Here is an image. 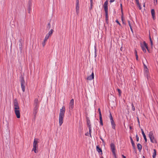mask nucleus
<instances>
[{
    "label": "nucleus",
    "instance_id": "f03ea898",
    "mask_svg": "<svg viewBox=\"0 0 158 158\" xmlns=\"http://www.w3.org/2000/svg\"><path fill=\"white\" fill-rule=\"evenodd\" d=\"M39 139L37 138H35L33 143V148L32 151L34 152L35 153H37L38 151L37 150V148L38 149V144Z\"/></svg>",
    "mask_w": 158,
    "mask_h": 158
},
{
    "label": "nucleus",
    "instance_id": "0eeeda50",
    "mask_svg": "<svg viewBox=\"0 0 158 158\" xmlns=\"http://www.w3.org/2000/svg\"><path fill=\"white\" fill-rule=\"evenodd\" d=\"M108 2L107 0L104 2L103 6L104 8L105 11V12H108Z\"/></svg>",
    "mask_w": 158,
    "mask_h": 158
},
{
    "label": "nucleus",
    "instance_id": "a211bd4d",
    "mask_svg": "<svg viewBox=\"0 0 158 158\" xmlns=\"http://www.w3.org/2000/svg\"><path fill=\"white\" fill-rule=\"evenodd\" d=\"M141 131H142V135H143V137L144 138V139L145 141V142H147V139L146 137V136L143 130L142 129H141Z\"/></svg>",
    "mask_w": 158,
    "mask_h": 158
},
{
    "label": "nucleus",
    "instance_id": "7ed1b4c3",
    "mask_svg": "<svg viewBox=\"0 0 158 158\" xmlns=\"http://www.w3.org/2000/svg\"><path fill=\"white\" fill-rule=\"evenodd\" d=\"M20 81L21 83V87L22 90L23 92H24L25 83L24 77H23L22 75L20 77Z\"/></svg>",
    "mask_w": 158,
    "mask_h": 158
},
{
    "label": "nucleus",
    "instance_id": "4d7b16f0",
    "mask_svg": "<svg viewBox=\"0 0 158 158\" xmlns=\"http://www.w3.org/2000/svg\"><path fill=\"white\" fill-rule=\"evenodd\" d=\"M138 5L139 6V9L141 10V6H140V4H139V5Z\"/></svg>",
    "mask_w": 158,
    "mask_h": 158
},
{
    "label": "nucleus",
    "instance_id": "39448f33",
    "mask_svg": "<svg viewBox=\"0 0 158 158\" xmlns=\"http://www.w3.org/2000/svg\"><path fill=\"white\" fill-rule=\"evenodd\" d=\"M141 46L143 51L144 52H146V48L147 49L148 51L147 44L145 41H144L143 42V44H141Z\"/></svg>",
    "mask_w": 158,
    "mask_h": 158
},
{
    "label": "nucleus",
    "instance_id": "3c124183",
    "mask_svg": "<svg viewBox=\"0 0 158 158\" xmlns=\"http://www.w3.org/2000/svg\"><path fill=\"white\" fill-rule=\"evenodd\" d=\"M76 13H77V14H78L79 12V10H77L76 9Z\"/></svg>",
    "mask_w": 158,
    "mask_h": 158
},
{
    "label": "nucleus",
    "instance_id": "69168bd1",
    "mask_svg": "<svg viewBox=\"0 0 158 158\" xmlns=\"http://www.w3.org/2000/svg\"><path fill=\"white\" fill-rule=\"evenodd\" d=\"M120 7H121V8H123L122 4H120Z\"/></svg>",
    "mask_w": 158,
    "mask_h": 158
},
{
    "label": "nucleus",
    "instance_id": "72a5a7b5",
    "mask_svg": "<svg viewBox=\"0 0 158 158\" xmlns=\"http://www.w3.org/2000/svg\"><path fill=\"white\" fill-rule=\"evenodd\" d=\"M131 106H132V109L133 110H135V107L134 106V105L133 103H132L131 104Z\"/></svg>",
    "mask_w": 158,
    "mask_h": 158
},
{
    "label": "nucleus",
    "instance_id": "603ef678",
    "mask_svg": "<svg viewBox=\"0 0 158 158\" xmlns=\"http://www.w3.org/2000/svg\"><path fill=\"white\" fill-rule=\"evenodd\" d=\"M115 0H110V3L113 2Z\"/></svg>",
    "mask_w": 158,
    "mask_h": 158
},
{
    "label": "nucleus",
    "instance_id": "6e6552de",
    "mask_svg": "<svg viewBox=\"0 0 158 158\" xmlns=\"http://www.w3.org/2000/svg\"><path fill=\"white\" fill-rule=\"evenodd\" d=\"M15 113L17 118H19L20 117V114L19 109L14 110Z\"/></svg>",
    "mask_w": 158,
    "mask_h": 158
},
{
    "label": "nucleus",
    "instance_id": "c85d7f7f",
    "mask_svg": "<svg viewBox=\"0 0 158 158\" xmlns=\"http://www.w3.org/2000/svg\"><path fill=\"white\" fill-rule=\"evenodd\" d=\"M135 56H136V59H138V56L137 54V52L136 50H135Z\"/></svg>",
    "mask_w": 158,
    "mask_h": 158
},
{
    "label": "nucleus",
    "instance_id": "bb28decb",
    "mask_svg": "<svg viewBox=\"0 0 158 158\" xmlns=\"http://www.w3.org/2000/svg\"><path fill=\"white\" fill-rule=\"evenodd\" d=\"M79 132H81L82 130H83V128L81 125H79Z\"/></svg>",
    "mask_w": 158,
    "mask_h": 158
},
{
    "label": "nucleus",
    "instance_id": "09e8293b",
    "mask_svg": "<svg viewBox=\"0 0 158 158\" xmlns=\"http://www.w3.org/2000/svg\"><path fill=\"white\" fill-rule=\"evenodd\" d=\"M154 3L155 4H157V0H154Z\"/></svg>",
    "mask_w": 158,
    "mask_h": 158
},
{
    "label": "nucleus",
    "instance_id": "f704fd0d",
    "mask_svg": "<svg viewBox=\"0 0 158 158\" xmlns=\"http://www.w3.org/2000/svg\"><path fill=\"white\" fill-rule=\"evenodd\" d=\"M136 141L137 142H138L139 141V137L137 135V134L136 135Z\"/></svg>",
    "mask_w": 158,
    "mask_h": 158
},
{
    "label": "nucleus",
    "instance_id": "e433bc0d",
    "mask_svg": "<svg viewBox=\"0 0 158 158\" xmlns=\"http://www.w3.org/2000/svg\"><path fill=\"white\" fill-rule=\"evenodd\" d=\"M144 62H145L144 61H143V65H144V69H146V68H147V67L146 65L145 64H144Z\"/></svg>",
    "mask_w": 158,
    "mask_h": 158
},
{
    "label": "nucleus",
    "instance_id": "20e7f679",
    "mask_svg": "<svg viewBox=\"0 0 158 158\" xmlns=\"http://www.w3.org/2000/svg\"><path fill=\"white\" fill-rule=\"evenodd\" d=\"M13 104L14 106V110L19 109V105L17 99L15 98L13 101Z\"/></svg>",
    "mask_w": 158,
    "mask_h": 158
},
{
    "label": "nucleus",
    "instance_id": "79ce46f5",
    "mask_svg": "<svg viewBox=\"0 0 158 158\" xmlns=\"http://www.w3.org/2000/svg\"><path fill=\"white\" fill-rule=\"evenodd\" d=\"M45 42L46 41H44V42L42 43V45L43 47H44L45 44Z\"/></svg>",
    "mask_w": 158,
    "mask_h": 158
},
{
    "label": "nucleus",
    "instance_id": "f8f14e48",
    "mask_svg": "<svg viewBox=\"0 0 158 158\" xmlns=\"http://www.w3.org/2000/svg\"><path fill=\"white\" fill-rule=\"evenodd\" d=\"M96 149L97 151L100 154L102 155V150L101 148H100L99 145L96 146Z\"/></svg>",
    "mask_w": 158,
    "mask_h": 158
},
{
    "label": "nucleus",
    "instance_id": "2eb2a0df",
    "mask_svg": "<svg viewBox=\"0 0 158 158\" xmlns=\"http://www.w3.org/2000/svg\"><path fill=\"white\" fill-rule=\"evenodd\" d=\"M86 121H87V125L88 127H91V124L90 123V121L88 117H86Z\"/></svg>",
    "mask_w": 158,
    "mask_h": 158
},
{
    "label": "nucleus",
    "instance_id": "58836bf2",
    "mask_svg": "<svg viewBox=\"0 0 158 158\" xmlns=\"http://www.w3.org/2000/svg\"><path fill=\"white\" fill-rule=\"evenodd\" d=\"M95 51H94V53H95V57L96 56H97V55H96V48H95Z\"/></svg>",
    "mask_w": 158,
    "mask_h": 158
},
{
    "label": "nucleus",
    "instance_id": "4be33fe9",
    "mask_svg": "<svg viewBox=\"0 0 158 158\" xmlns=\"http://www.w3.org/2000/svg\"><path fill=\"white\" fill-rule=\"evenodd\" d=\"M156 150L155 149H153V153L152 157L153 158H156Z\"/></svg>",
    "mask_w": 158,
    "mask_h": 158
},
{
    "label": "nucleus",
    "instance_id": "de8ad7c7",
    "mask_svg": "<svg viewBox=\"0 0 158 158\" xmlns=\"http://www.w3.org/2000/svg\"><path fill=\"white\" fill-rule=\"evenodd\" d=\"M134 150V151L135 153H136L137 150L136 149L135 147V149H133Z\"/></svg>",
    "mask_w": 158,
    "mask_h": 158
},
{
    "label": "nucleus",
    "instance_id": "423d86ee",
    "mask_svg": "<svg viewBox=\"0 0 158 158\" xmlns=\"http://www.w3.org/2000/svg\"><path fill=\"white\" fill-rule=\"evenodd\" d=\"M110 149L112 150V154L113 155H115V148L114 144L112 143H111L110 145Z\"/></svg>",
    "mask_w": 158,
    "mask_h": 158
},
{
    "label": "nucleus",
    "instance_id": "c03bdc74",
    "mask_svg": "<svg viewBox=\"0 0 158 158\" xmlns=\"http://www.w3.org/2000/svg\"><path fill=\"white\" fill-rule=\"evenodd\" d=\"M136 3L137 5H139V0H135Z\"/></svg>",
    "mask_w": 158,
    "mask_h": 158
},
{
    "label": "nucleus",
    "instance_id": "4468645a",
    "mask_svg": "<svg viewBox=\"0 0 158 158\" xmlns=\"http://www.w3.org/2000/svg\"><path fill=\"white\" fill-rule=\"evenodd\" d=\"M21 41V39L19 40V49L20 52H22L23 48H22V43Z\"/></svg>",
    "mask_w": 158,
    "mask_h": 158
},
{
    "label": "nucleus",
    "instance_id": "6e6d98bb",
    "mask_svg": "<svg viewBox=\"0 0 158 158\" xmlns=\"http://www.w3.org/2000/svg\"><path fill=\"white\" fill-rule=\"evenodd\" d=\"M114 156V158H117L116 157V154H115V155H113Z\"/></svg>",
    "mask_w": 158,
    "mask_h": 158
},
{
    "label": "nucleus",
    "instance_id": "5fc2aeb1",
    "mask_svg": "<svg viewBox=\"0 0 158 158\" xmlns=\"http://www.w3.org/2000/svg\"><path fill=\"white\" fill-rule=\"evenodd\" d=\"M76 5H79V1L78 0H77V4Z\"/></svg>",
    "mask_w": 158,
    "mask_h": 158
},
{
    "label": "nucleus",
    "instance_id": "774afa93",
    "mask_svg": "<svg viewBox=\"0 0 158 158\" xmlns=\"http://www.w3.org/2000/svg\"><path fill=\"white\" fill-rule=\"evenodd\" d=\"M93 5H91V7H90V9H91L92 8V6H93Z\"/></svg>",
    "mask_w": 158,
    "mask_h": 158
},
{
    "label": "nucleus",
    "instance_id": "e2e57ef3",
    "mask_svg": "<svg viewBox=\"0 0 158 158\" xmlns=\"http://www.w3.org/2000/svg\"><path fill=\"white\" fill-rule=\"evenodd\" d=\"M123 49V47H121L120 48V50L121 51H122Z\"/></svg>",
    "mask_w": 158,
    "mask_h": 158
},
{
    "label": "nucleus",
    "instance_id": "aec40b11",
    "mask_svg": "<svg viewBox=\"0 0 158 158\" xmlns=\"http://www.w3.org/2000/svg\"><path fill=\"white\" fill-rule=\"evenodd\" d=\"M108 12H105V17H106V22L107 24L108 23Z\"/></svg>",
    "mask_w": 158,
    "mask_h": 158
},
{
    "label": "nucleus",
    "instance_id": "6ab92c4d",
    "mask_svg": "<svg viewBox=\"0 0 158 158\" xmlns=\"http://www.w3.org/2000/svg\"><path fill=\"white\" fill-rule=\"evenodd\" d=\"M151 13L153 19H155V12L154 9H152V10H151Z\"/></svg>",
    "mask_w": 158,
    "mask_h": 158
},
{
    "label": "nucleus",
    "instance_id": "473e14b6",
    "mask_svg": "<svg viewBox=\"0 0 158 158\" xmlns=\"http://www.w3.org/2000/svg\"><path fill=\"white\" fill-rule=\"evenodd\" d=\"M109 117H110V120L113 119V117H112V115H111V113L110 112V114Z\"/></svg>",
    "mask_w": 158,
    "mask_h": 158
},
{
    "label": "nucleus",
    "instance_id": "bf43d9fd",
    "mask_svg": "<svg viewBox=\"0 0 158 158\" xmlns=\"http://www.w3.org/2000/svg\"><path fill=\"white\" fill-rule=\"evenodd\" d=\"M130 28L131 31L132 32H133V29H132V27H130Z\"/></svg>",
    "mask_w": 158,
    "mask_h": 158
},
{
    "label": "nucleus",
    "instance_id": "9b49d317",
    "mask_svg": "<svg viewBox=\"0 0 158 158\" xmlns=\"http://www.w3.org/2000/svg\"><path fill=\"white\" fill-rule=\"evenodd\" d=\"M39 101L38 98H35L34 101V106L39 107Z\"/></svg>",
    "mask_w": 158,
    "mask_h": 158
},
{
    "label": "nucleus",
    "instance_id": "cd10ccee",
    "mask_svg": "<svg viewBox=\"0 0 158 158\" xmlns=\"http://www.w3.org/2000/svg\"><path fill=\"white\" fill-rule=\"evenodd\" d=\"M89 130V133L90 137H91V127H88Z\"/></svg>",
    "mask_w": 158,
    "mask_h": 158
},
{
    "label": "nucleus",
    "instance_id": "052dcab7",
    "mask_svg": "<svg viewBox=\"0 0 158 158\" xmlns=\"http://www.w3.org/2000/svg\"><path fill=\"white\" fill-rule=\"evenodd\" d=\"M122 156L123 157V158H126V156H124L123 155H122Z\"/></svg>",
    "mask_w": 158,
    "mask_h": 158
},
{
    "label": "nucleus",
    "instance_id": "9d476101",
    "mask_svg": "<svg viewBox=\"0 0 158 158\" xmlns=\"http://www.w3.org/2000/svg\"><path fill=\"white\" fill-rule=\"evenodd\" d=\"M38 107L34 106V109L33 110V114L34 116V118H35L36 117V115L38 111Z\"/></svg>",
    "mask_w": 158,
    "mask_h": 158
},
{
    "label": "nucleus",
    "instance_id": "7c9ffc66",
    "mask_svg": "<svg viewBox=\"0 0 158 158\" xmlns=\"http://www.w3.org/2000/svg\"><path fill=\"white\" fill-rule=\"evenodd\" d=\"M117 90L119 93V96H120L122 93L120 89H117Z\"/></svg>",
    "mask_w": 158,
    "mask_h": 158
},
{
    "label": "nucleus",
    "instance_id": "b1692460",
    "mask_svg": "<svg viewBox=\"0 0 158 158\" xmlns=\"http://www.w3.org/2000/svg\"><path fill=\"white\" fill-rule=\"evenodd\" d=\"M53 31V29H51L50 31L48 32V33L46 35H48V36L49 37L52 35Z\"/></svg>",
    "mask_w": 158,
    "mask_h": 158
},
{
    "label": "nucleus",
    "instance_id": "2f4dec72",
    "mask_svg": "<svg viewBox=\"0 0 158 158\" xmlns=\"http://www.w3.org/2000/svg\"><path fill=\"white\" fill-rule=\"evenodd\" d=\"M28 4L29 5V6H28V10L29 11L28 12L29 13H30V5L31 4V2L30 1H29V2Z\"/></svg>",
    "mask_w": 158,
    "mask_h": 158
},
{
    "label": "nucleus",
    "instance_id": "ea45409f",
    "mask_svg": "<svg viewBox=\"0 0 158 158\" xmlns=\"http://www.w3.org/2000/svg\"><path fill=\"white\" fill-rule=\"evenodd\" d=\"M145 72L146 73H148V69L147 68H146V69H145Z\"/></svg>",
    "mask_w": 158,
    "mask_h": 158
},
{
    "label": "nucleus",
    "instance_id": "0e129e2a",
    "mask_svg": "<svg viewBox=\"0 0 158 158\" xmlns=\"http://www.w3.org/2000/svg\"><path fill=\"white\" fill-rule=\"evenodd\" d=\"M89 134V133L88 132H86L85 134V135H88Z\"/></svg>",
    "mask_w": 158,
    "mask_h": 158
},
{
    "label": "nucleus",
    "instance_id": "680f3d73",
    "mask_svg": "<svg viewBox=\"0 0 158 158\" xmlns=\"http://www.w3.org/2000/svg\"><path fill=\"white\" fill-rule=\"evenodd\" d=\"M150 43H151V45L152 46L153 45V43H152V40H151V41H150Z\"/></svg>",
    "mask_w": 158,
    "mask_h": 158
},
{
    "label": "nucleus",
    "instance_id": "a878e982",
    "mask_svg": "<svg viewBox=\"0 0 158 158\" xmlns=\"http://www.w3.org/2000/svg\"><path fill=\"white\" fill-rule=\"evenodd\" d=\"M100 119V124L102 125H103V121H102V118H99Z\"/></svg>",
    "mask_w": 158,
    "mask_h": 158
},
{
    "label": "nucleus",
    "instance_id": "f3484780",
    "mask_svg": "<svg viewBox=\"0 0 158 158\" xmlns=\"http://www.w3.org/2000/svg\"><path fill=\"white\" fill-rule=\"evenodd\" d=\"M111 124L112 125V128L114 129H115V127L116 126L114 120H110Z\"/></svg>",
    "mask_w": 158,
    "mask_h": 158
},
{
    "label": "nucleus",
    "instance_id": "1a4fd4ad",
    "mask_svg": "<svg viewBox=\"0 0 158 158\" xmlns=\"http://www.w3.org/2000/svg\"><path fill=\"white\" fill-rule=\"evenodd\" d=\"M74 105V100L73 99H72L69 102V108L72 109L73 108Z\"/></svg>",
    "mask_w": 158,
    "mask_h": 158
},
{
    "label": "nucleus",
    "instance_id": "864d4df0",
    "mask_svg": "<svg viewBox=\"0 0 158 158\" xmlns=\"http://www.w3.org/2000/svg\"><path fill=\"white\" fill-rule=\"evenodd\" d=\"M93 3V0H90V4H91V5H92Z\"/></svg>",
    "mask_w": 158,
    "mask_h": 158
},
{
    "label": "nucleus",
    "instance_id": "37998d69",
    "mask_svg": "<svg viewBox=\"0 0 158 158\" xmlns=\"http://www.w3.org/2000/svg\"><path fill=\"white\" fill-rule=\"evenodd\" d=\"M116 22L118 23L119 26H121V24L119 23V21L118 20H116Z\"/></svg>",
    "mask_w": 158,
    "mask_h": 158
},
{
    "label": "nucleus",
    "instance_id": "dca6fc26",
    "mask_svg": "<svg viewBox=\"0 0 158 158\" xmlns=\"http://www.w3.org/2000/svg\"><path fill=\"white\" fill-rule=\"evenodd\" d=\"M151 142L152 143H157V141L155 139L154 136L149 137Z\"/></svg>",
    "mask_w": 158,
    "mask_h": 158
},
{
    "label": "nucleus",
    "instance_id": "c756f323",
    "mask_svg": "<svg viewBox=\"0 0 158 158\" xmlns=\"http://www.w3.org/2000/svg\"><path fill=\"white\" fill-rule=\"evenodd\" d=\"M49 37V36H48V35H46L44 41H46L48 39Z\"/></svg>",
    "mask_w": 158,
    "mask_h": 158
},
{
    "label": "nucleus",
    "instance_id": "ddd939ff",
    "mask_svg": "<svg viewBox=\"0 0 158 158\" xmlns=\"http://www.w3.org/2000/svg\"><path fill=\"white\" fill-rule=\"evenodd\" d=\"M94 77V74L93 72H92L91 75H89L88 77H87V79L88 80H91L92 79H93Z\"/></svg>",
    "mask_w": 158,
    "mask_h": 158
},
{
    "label": "nucleus",
    "instance_id": "8fccbe9b",
    "mask_svg": "<svg viewBox=\"0 0 158 158\" xmlns=\"http://www.w3.org/2000/svg\"><path fill=\"white\" fill-rule=\"evenodd\" d=\"M137 121L139 123V118L138 117H137Z\"/></svg>",
    "mask_w": 158,
    "mask_h": 158
},
{
    "label": "nucleus",
    "instance_id": "a19ab883",
    "mask_svg": "<svg viewBox=\"0 0 158 158\" xmlns=\"http://www.w3.org/2000/svg\"><path fill=\"white\" fill-rule=\"evenodd\" d=\"M79 5H76V9H77V10H79Z\"/></svg>",
    "mask_w": 158,
    "mask_h": 158
},
{
    "label": "nucleus",
    "instance_id": "49530a36",
    "mask_svg": "<svg viewBox=\"0 0 158 158\" xmlns=\"http://www.w3.org/2000/svg\"><path fill=\"white\" fill-rule=\"evenodd\" d=\"M128 23L129 25V27H131L130 21H128Z\"/></svg>",
    "mask_w": 158,
    "mask_h": 158
},
{
    "label": "nucleus",
    "instance_id": "f257e3e1",
    "mask_svg": "<svg viewBox=\"0 0 158 158\" xmlns=\"http://www.w3.org/2000/svg\"><path fill=\"white\" fill-rule=\"evenodd\" d=\"M65 111V107L63 106L61 109H60L59 114V123L60 126L61 125L63 122V119L64 116V113Z\"/></svg>",
    "mask_w": 158,
    "mask_h": 158
},
{
    "label": "nucleus",
    "instance_id": "393cba45",
    "mask_svg": "<svg viewBox=\"0 0 158 158\" xmlns=\"http://www.w3.org/2000/svg\"><path fill=\"white\" fill-rule=\"evenodd\" d=\"M154 136L153 135V131H152L150 132L149 133V137H152V136Z\"/></svg>",
    "mask_w": 158,
    "mask_h": 158
},
{
    "label": "nucleus",
    "instance_id": "412c9836",
    "mask_svg": "<svg viewBox=\"0 0 158 158\" xmlns=\"http://www.w3.org/2000/svg\"><path fill=\"white\" fill-rule=\"evenodd\" d=\"M130 139L131 140V142L132 144V145L133 147V149H135V144L132 138V137L131 136L130 137Z\"/></svg>",
    "mask_w": 158,
    "mask_h": 158
},
{
    "label": "nucleus",
    "instance_id": "a18cd8bd",
    "mask_svg": "<svg viewBox=\"0 0 158 158\" xmlns=\"http://www.w3.org/2000/svg\"><path fill=\"white\" fill-rule=\"evenodd\" d=\"M100 138L101 139V140H102V142L103 143H104V140L102 139V137L101 136H100Z\"/></svg>",
    "mask_w": 158,
    "mask_h": 158
},
{
    "label": "nucleus",
    "instance_id": "c9c22d12",
    "mask_svg": "<svg viewBox=\"0 0 158 158\" xmlns=\"http://www.w3.org/2000/svg\"><path fill=\"white\" fill-rule=\"evenodd\" d=\"M51 27V24L50 23H48V24L47 28L49 29Z\"/></svg>",
    "mask_w": 158,
    "mask_h": 158
},
{
    "label": "nucleus",
    "instance_id": "4c0bfd02",
    "mask_svg": "<svg viewBox=\"0 0 158 158\" xmlns=\"http://www.w3.org/2000/svg\"><path fill=\"white\" fill-rule=\"evenodd\" d=\"M98 112L99 114V118H102V117L101 111H99Z\"/></svg>",
    "mask_w": 158,
    "mask_h": 158
},
{
    "label": "nucleus",
    "instance_id": "5701e85b",
    "mask_svg": "<svg viewBox=\"0 0 158 158\" xmlns=\"http://www.w3.org/2000/svg\"><path fill=\"white\" fill-rule=\"evenodd\" d=\"M137 147L139 151H140L141 150L142 148V146L139 143L137 144Z\"/></svg>",
    "mask_w": 158,
    "mask_h": 158
},
{
    "label": "nucleus",
    "instance_id": "338daca9",
    "mask_svg": "<svg viewBox=\"0 0 158 158\" xmlns=\"http://www.w3.org/2000/svg\"><path fill=\"white\" fill-rule=\"evenodd\" d=\"M98 112H99V111H101V110H100V109L99 108H98Z\"/></svg>",
    "mask_w": 158,
    "mask_h": 158
},
{
    "label": "nucleus",
    "instance_id": "13d9d810",
    "mask_svg": "<svg viewBox=\"0 0 158 158\" xmlns=\"http://www.w3.org/2000/svg\"><path fill=\"white\" fill-rule=\"evenodd\" d=\"M121 12L122 14H123V8H121Z\"/></svg>",
    "mask_w": 158,
    "mask_h": 158
}]
</instances>
